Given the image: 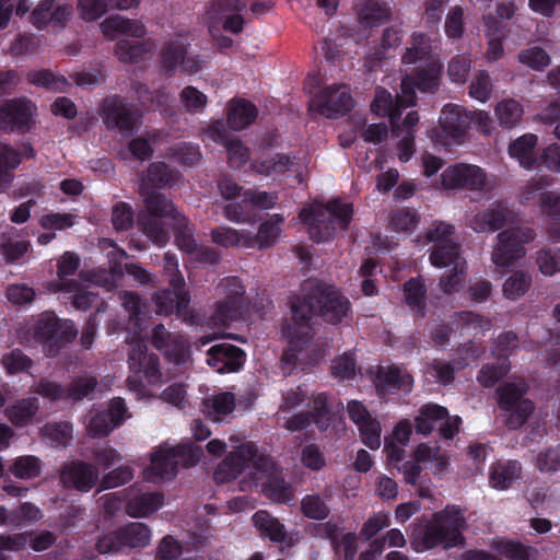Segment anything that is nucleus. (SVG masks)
Listing matches in <instances>:
<instances>
[{"label":"nucleus","mask_w":560,"mask_h":560,"mask_svg":"<svg viewBox=\"0 0 560 560\" xmlns=\"http://www.w3.org/2000/svg\"><path fill=\"white\" fill-rule=\"evenodd\" d=\"M353 105L349 89L345 84H334L320 90L310 102L308 109L326 118L345 115Z\"/></svg>","instance_id":"12"},{"label":"nucleus","mask_w":560,"mask_h":560,"mask_svg":"<svg viewBox=\"0 0 560 560\" xmlns=\"http://www.w3.org/2000/svg\"><path fill=\"white\" fill-rule=\"evenodd\" d=\"M139 194L145 207L143 214H152L158 218H170L175 226L186 224V218L179 213L172 200L167 199L163 194L149 189V187H139Z\"/></svg>","instance_id":"17"},{"label":"nucleus","mask_w":560,"mask_h":560,"mask_svg":"<svg viewBox=\"0 0 560 560\" xmlns=\"http://www.w3.org/2000/svg\"><path fill=\"white\" fill-rule=\"evenodd\" d=\"M472 119V114L467 112L464 107L447 104L441 112L440 125L448 137L462 141Z\"/></svg>","instance_id":"19"},{"label":"nucleus","mask_w":560,"mask_h":560,"mask_svg":"<svg viewBox=\"0 0 560 560\" xmlns=\"http://www.w3.org/2000/svg\"><path fill=\"white\" fill-rule=\"evenodd\" d=\"M208 415L215 421H220L235 409V396L230 392H222L214 395L210 400L205 401Z\"/></svg>","instance_id":"50"},{"label":"nucleus","mask_w":560,"mask_h":560,"mask_svg":"<svg viewBox=\"0 0 560 560\" xmlns=\"http://www.w3.org/2000/svg\"><path fill=\"white\" fill-rule=\"evenodd\" d=\"M224 298L215 303L214 313L209 319L213 327L228 326L243 318L249 302L245 298V289L241 280L232 277L221 283Z\"/></svg>","instance_id":"8"},{"label":"nucleus","mask_w":560,"mask_h":560,"mask_svg":"<svg viewBox=\"0 0 560 560\" xmlns=\"http://www.w3.org/2000/svg\"><path fill=\"white\" fill-rule=\"evenodd\" d=\"M523 106L514 98H505L494 106V116L502 128L512 129L523 117Z\"/></svg>","instance_id":"39"},{"label":"nucleus","mask_w":560,"mask_h":560,"mask_svg":"<svg viewBox=\"0 0 560 560\" xmlns=\"http://www.w3.org/2000/svg\"><path fill=\"white\" fill-rule=\"evenodd\" d=\"M103 116L109 128H118L126 135H129L133 129L136 121L135 113L119 97H110L104 101Z\"/></svg>","instance_id":"20"},{"label":"nucleus","mask_w":560,"mask_h":560,"mask_svg":"<svg viewBox=\"0 0 560 560\" xmlns=\"http://www.w3.org/2000/svg\"><path fill=\"white\" fill-rule=\"evenodd\" d=\"M390 9L375 0L368 1L358 13V22L364 30L380 26L390 19Z\"/></svg>","instance_id":"31"},{"label":"nucleus","mask_w":560,"mask_h":560,"mask_svg":"<svg viewBox=\"0 0 560 560\" xmlns=\"http://www.w3.org/2000/svg\"><path fill=\"white\" fill-rule=\"evenodd\" d=\"M355 352H342L331 363V374L339 380H353L355 376Z\"/></svg>","instance_id":"55"},{"label":"nucleus","mask_w":560,"mask_h":560,"mask_svg":"<svg viewBox=\"0 0 560 560\" xmlns=\"http://www.w3.org/2000/svg\"><path fill=\"white\" fill-rule=\"evenodd\" d=\"M360 432L362 443L371 450H377L381 446V423L377 419L371 418L357 425Z\"/></svg>","instance_id":"58"},{"label":"nucleus","mask_w":560,"mask_h":560,"mask_svg":"<svg viewBox=\"0 0 560 560\" xmlns=\"http://www.w3.org/2000/svg\"><path fill=\"white\" fill-rule=\"evenodd\" d=\"M430 60H436L432 55L430 38L425 34L415 33L410 46L406 48L401 57L402 63L411 65L418 61L428 62Z\"/></svg>","instance_id":"37"},{"label":"nucleus","mask_w":560,"mask_h":560,"mask_svg":"<svg viewBox=\"0 0 560 560\" xmlns=\"http://www.w3.org/2000/svg\"><path fill=\"white\" fill-rule=\"evenodd\" d=\"M465 524L463 510L456 505H447L433 513L431 518H416L409 525L411 547L417 552H423L439 546L452 548L462 545Z\"/></svg>","instance_id":"2"},{"label":"nucleus","mask_w":560,"mask_h":560,"mask_svg":"<svg viewBox=\"0 0 560 560\" xmlns=\"http://www.w3.org/2000/svg\"><path fill=\"white\" fill-rule=\"evenodd\" d=\"M203 132L212 141L221 142L225 147L231 166L241 167L249 160V149L240 139L228 138V131L223 121H214Z\"/></svg>","instance_id":"18"},{"label":"nucleus","mask_w":560,"mask_h":560,"mask_svg":"<svg viewBox=\"0 0 560 560\" xmlns=\"http://www.w3.org/2000/svg\"><path fill=\"white\" fill-rule=\"evenodd\" d=\"M28 83L44 88L54 92H67L71 85L61 74H57L49 69L32 70L26 74Z\"/></svg>","instance_id":"35"},{"label":"nucleus","mask_w":560,"mask_h":560,"mask_svg":"<svg viewBox=\"0 0 560 560\" xmlns=\"http://www.w3.org/2000/svg\"><path fill=\"white\" fill-rule=\"evenodd\" d=\"M174 182V174L165 163H151L147 170V174L142 176L139 187H165Z\"/></svg>","instance_id":"47"},{"label":"nucleus","mask_w":560,"mask_h":560,"mask_svg":"<svg viewBox=\"0 0 560 560\" xmlns=\"http://www.w3.org/2000/svg\"><path fill=\"white\" fill-rule=\"evenodd\" d=\"M256 106L246 100L234 102L228 113V125L232 130H242L248 127L257 117Z\"/></svg>","instance_id":"33"},{"label":"nucleus","mask_w":560,"mask_h":560,"mask_svg":"<svg viewBox=\"0 0 560 560\" xmlns=\"http://www.w3.org/2000/svg\"><path fill=\"white\" fill-rule=\"evenodd\" d=\"M284 219L281 214H273L259 225L256 234L249 233L250 247L257 246L259 249L269 248L276 244L280 233L281 224Z\"/></svg>","instance_id":"29"},{"label":"nucleus","mask_w":560,"mask_h":560,"mask_svg":"<svg viewBox=\"0 0 560 560\" xmlns=\"http://www.w3.org/2000/svg\"><path fill=\"white\" fill-rule=\"evenodd\" d=\"M520 222L518 214L505 201L497 200L477 212L469 220V226L476 233H493Z\"/></svg>","instance_id":"10"},{"label":"nucleus","mask_w":560,"mask_h":560,"mask_svg":"<svg viewBox=\"0 0 560 560\" xmlns=\"http://www.w3.org/2000/svg\"><path fill=\"white\" fill-rule=\"evenodd\" d=\"M113 0H78L80 16L92 22L104 15Z\"/></svg>","instance_id":"61"},{"label":"nucleus","mask_w":560,"mask_h":560,"mask_svg":"<svg viewBox=\"0 0 560 560\" xmlns=\"http://www.w3.org/2000/svg\"><path fill=\"white\" fill-rule=\"evenodd\" d=\"M97 386V380L94 376H83L72 381L68 386H66L67 390V399H72L74 401L81 400L86 397L90 393L94 392Z\"/></svg>","instance_id":"59"},{"label":"nucleus","mask_w":560,"mask_h":560,"mask_svg":"<svg viewBox=\"0 0 560 560\" xmlns=\"http://www.w3.org/2000/svg\"><path fill=\"white\" fill-rule=\"evenodd\" d=\"M250 467L255 474L268 472L272 468V459L269 455L260 454L254 442H245L231 451L218 465L213 479L219 485L228 483Z\"/></svg>","instance_id":"5"},{"label":"nucleus","mask_w":560,"mask_h":560,"mask_svg":"<svg viewBox=\"0 0 560 560\" xmlns=\"http://www.w3.org/2000/svg\"><path fill=\"white\" fill-rule=\"evenodd\" d=\"M445 417H447V408L432 402L423 405L413 420L416 432L429 435L436 422Z\"/></svg>","instance_id":"34"},{"label":"nucleus","mask_w":560,"mask_h":560,"mask_svg":"<svg viewBox=\"0 0 560 560\" xmlns=\"http://www.w3.org/2000/svg\"><path fill=\"white\" fill-rule=\"evenodd\" d=\"M442 185L446 189H469L488 194L493 185L487 179L485 172L476 165H455L446 168L442 175Z\"/></svg>","instance_id":"13"},{"label":"nucleus","mask_w":560,"mask_h":560,"mask_svg":"<svg viewBox=\"0 0 560 560\" xmlns=\"http://www.w3.org/2000/svg\"><path fill=\"white\" fill-rule=\"evenodd\" d=\"M202 456V450L194 443L179 444L167 450H158L151 455V465L145 469L147 478L151 481L156 479L172 480L176 477L179 460L184 466L190 467L198 464Z\"/></svg>","instance_id":"6"},{"label":"nucleus","mask_w":560,"mask_h":560,"mask_svg":"<svg viewBox=\"0 0 560 560\" xmlns=\"http://www.w3.org/2000/svg\"><path fill=\"white\" fill-rule=\"evenodd\" d=\"M441 66L438 60H430L416 68L413 82L422 92H433L438 88V79Z\"/></svg>","instance_id":"45"},{"label":"nucleus","mask_w":560,"mask_h":560,"mask_svg":"<svg viewBox=\"0 0 560 560\" xmlns=\"http://www.w3.org/2000/svg\"><path fill=\"white\" fill-rule=\"evenodd\" d=\"M492 549L509 560H529L532 547L512 539H495Z\"/></svg>","instance_id":"49"},{"label":"nucleus","mask_w":560,"mask_h":560,"mask_svg":"<svg viewBox=\"0 0 560 560\" xmlns=\"http://www.w3.org/2000/svg\"><path fill=\"white\" fill-rule=\"evenodd\" d=\"M351 203L330 200L327 205L313 202L300 211L299 218L307 225L310 237L317 243L327 242L336 235L337 226L348 229L352 219Z\"/></svg>","instance_id":"3"},{"label":"nucleus","mask_w":560,"mask_h":560,"mask_svg":"<svg viewBox=\"0 0 560 560\" xmlns=\"http://www.w3.org/2000/svg\"><path fill=\"white\" fill-rule=\"evenodd\" d=\"M310 412L312 413L313 422L319 430L324 431L330 425V409L325 393H319L314 397L313 410Z\"/></svg>","instance_id":"60"},{"label":"nucleus","mask_w":560,"mask_h":560,"mask_svg":"<svg viewBox=\"0 0 560 560\" xmlns=\"http://www.w3.org/2000/svg\"><path fill=\"white\" fill-rule=\"evenodd\" d=\"M536 264L541 273L552 276L560 271V249L544 248L537 252Z\"/></svg>","instance_id":"62"},{"label":"nucleus","mask_w":560,"mask_h":560,"mask_svg":"<svg viewBox=\"0 0 560 560\" xmlns=\"http://www.w3.org/2000/svg\"><path fill=\"white\" fill-rule=\"evenodd\" d=\"M522 465L517 460L498 462L490 467L489 482L497 490L509 489L521 478Z\"/></svg>","instance_id":"26"},{"label":"nucleus","mask_w":560,"mask_h":560,"mask_svg":"<svg viewBox=\"0 0 560 560\" xmlns=\"http://www.w3.org/2000/svg\"><path fill=\"white\" fill-rule=\"evenodd\" d=\"M10 471L20 479H33L40 475L42 466L40 460L33 455L18 457Z\"/></svg>","instance_id":"52"},{"label":"nucleus","mask_w":560,"mask_h":560,"mask_svg":"<svg viewBox=\"0 0 560 560\" xmlns=\"http://www.w3.org/2000/svg\"><path fill=\"white\" fill-rule=\"evenodd\" d=\"M128 364L132 375L128 376L127 385L137 394L144 393V381L155 385L162 378L160 359L155 352H129Z\"/></svg>","instance_id":"11"},{"label":"nucleus","mask_w":560,"mask_h":560,"mask_svg":"<svg viewBox=\"0 0 560 560\" xmlns=\"http://www.w3.org/2000/svg\"><path fill=\"white\" fill-rule=\"evenodd\" d=\"M213 243L223 247H250L249 233L241 232L229 226H220L210 233Z\"/></svg>","instance_id":"44"},{"label":"nucleus","mask_w":560,"mask_h":560,"mask_svg":"<svg viewBox=\"0 0 560 560\" xmlns=\"http://www.w3.org/2000/svg\"><path fill=\"white\" fill-rule=\"evenodd\" d=\"M31 392L40 395L50 401L67 399L66 386H62L61 384L49 381L47 378H40L38 382H36L31 387Z\"/></svg>","instance_id":"56"},{"label":"nucleus","mask_w":560,"mask_h":560,"mask_svg":"<svg viewBox=\"0 0 560 560\" xmlns=\"http://www.w3.org/2000/svg\"><path fill=\"white\" fill-rule=\"evenodd\" d=\"M405 301L407 305L421 317L425 316L427 288L421 278H411L404 283Z\"/></svg>","instance_id":"41"},{"label":"nucleus","mask_w":560,"mask_h":560,"mask_svg":"<svg viewBox=\"0 0 560 560\" xmlns=\"http://www.w3.org/2000/svg\"><path fill=\"white\" fill-rule=\"evenodd\" d=\"M252 520L262 537L269 538L272 542H283L287 539L284 525L267 511L255 512Z\"/></svg>","instance_id":"28"},{"label":"nucleus","mask_w":560,"mask_h":560,"mask_svg":"<svg viewBox=\"0 0 560 560\" xmlns=\"http://www.w3.org/2000/svg\"><path fill=\"white\" fill-rule=\"evenodd\" d=\"M98 480L97 468L84 460L74 459L62 466L60 481L67 489L89 492Z\"/></svg>","instance_id":"14"},{"label":"nucleus","mask_w":560,"mask_h":560,"mask_svg":"<svg viewBox=\"0 0 560 560\" xmlns=\"http://www.w3.org/2000/svg\"><path fill=\"white\" fill-rule=\"evenodd\" d=\"M301 511L311 520L323 521L328 517L330 510L318 494H307L301 501Z\"/></svg>","instance_id":"54"},{"label":"nucleus","mask_w":560,"mask_h":560,"mask_svg":"<svg viewBox=\"0 0 560 560\" xmlns=\"http://www.w3.org/2000/svg\"><path fill=\"white\" fill-rule=\"evenodd\" d=\"M389 525L390 520L387 514L374 513L364 522L359 533V538L363 541H369Z\"/></svg>","instance_id":"63"},{"label":"nucleus","mask_w":560,"mask_h":560,"mask_svg":"<svg viewBox=\"0 0 560 560\" xmlns=\"http://www.w3.org/2000/svg\"><path fill=\"white\" fill-rule=\"evenodd\" d=\"M528 390L525 382H505L495 389L498 406L508 412L505 425L509 430L520 429L534 411V404L524 398Z\"/></svg>","instance_id":"7"},{"label":"nucleus","mask_w":560,"mask_h":560,"mask_svg":"<svg viewBox=\"0 0 560 560\" xmlns=\"http://www.w3.org/2000/svg\"><path fill=\"white\" fill-rule=\"evenodd\" d=\"M532 285V277L525 271H515L503 283V294L506 299L516 300L523 296Z\"/></svg>","instance_id":"51"},{"label":"nucleus","mask_w":560,"mask_h":560,"mask_svg":"<svg viewBox=\"0 0 560 560\" xmlns=\"http://www.w3.org/2000/svg\"><path fill=\"white\" fill-rule=\"evenodd\" d=\"M62 318L57 317L54 312H44L39 314L34 327L33 338L42 346L48 347L49 341L59 326Z\"/></svg>","instance_id":"46"},{"label":"nucleus","mask_w":560,"mask_h":560,"mask_svg":"<svg viewBox=\"0 0 560 560\" xmlns=\"http://www.w3.org/2000/svg\"><path fill=\"white\" fill-rule=\"evenodd\" d=\"M162 219L152 214H140L138 219V224L145 236L159 246H164L170 240Z\"/></svg>","instance_id":"43"},{"label":"nucleus","mask_w":560,"mask_h":560,"mask_svg":"<svg viewBox=\"0 0 560 560\" xmlns=\"http://www.w3.org/2000/svg\"><path fill=\"white\" fill-rule=\"evenodd\" d=\"M303 300L292 304L293 324L283 328V334L291 345L303 343L312 337L313 314L332 325L351 320V303L334 284L308 279L303 283Z\"/></svg>","instance_id":"1"},{"label":"nucleus","mask_w":560,"mask_h":560,"mask_svg":"<svg viewBox=\"0 0 560 560\" xmlns=\"http://www.w3.org/2000/svg\"><path fill=\"white\" fill-rule=\"evenodd\" d=\"M39 409L37 397H27L18 400L5 409V416L15 427L27 425Z\"/></svg>","instance_id":"32"},{"label":"nucleus","mask_w":560,"mask_h":560,"mask_svg":"<svg viewBox=\"0 0 560 560\" xmlns=\"http://www.w3.org/2000/svg\"><path fill=\"white\" fill-rule=\"evenodd\" d=\"M100 27L105 36L122 34L135 38H142L147 34L145 25L139 20L126 19L120 15L106 18Z\"/></svg>","instance_id":"24"},{"label":"nucleus","mask_w":560,"mask_h":560,"mask_svg":"<svg viewBox=\"0 0 560 560\" xmlns=\"http://www.w3.org/2000/svg\"><path fill=\"white\" fill-rule=\"evenodd\" d=\"M510 234L500 232L498 243L491 253V260L498 267H509L525 255V249L518 243L510 240Z\"/></svg>","instance_id":"23"},{"label":"nucleus","mask_w":560,"mask_h":560,"mask_svg":"<svg viewBox=\"0 0 560 560\" xmlns=\"http://www.w3.org/2000/svg\"><path fill=\"white\" fill-rule=\"evenodd\" d=\"M430 261L438 268L455 266L456 262L465 261L459 255L457 243L436 244L430 255Z\"/></svg>","instance_id":"48"},{"label":"nucleus","mask_w":560,"mask_h":560,"mask_svg":"<svg viewBox=\"0 0 560 560\" xmlns=\"http://www.w3.org/2000/svg\"><path fill=\"white\" fill-rule=\"evenodd\" d=\"M152 301L156 306V313L168 315L174 311L179 316H184L188 307L190 296L184 289L161 290L153 294Z\"/></svg>","instance_id":"21"},{"label":"nucleus","mask_w":560,"mask_h":560,"mask_svg":"<svg viewBox=\"0 0 560 560\" xmlns=\"http://www.w3.org/2000/svg\"><path fill=\"white\" fill-rule=\"evenodd\" d=\"M36 105L26 97L9 100L0 105V129L7 133H26L35 125Z\"/></svg>","instance_id":"9"},{"label":"nucleus","mask_w":560,"mask_h":560,"mask_svg":"<svg viewBox=\"0 0 560 560\" xmlns=\"http://www.w3.org/2000/svg\"><path fill=\"white\" fill-rule=\"evenodd\" d=\"M250 203L244 201V192L242 200L238 202H230L225 205L223 212L229 221L236 223H255L256 219L250 214Z\"/></svg>","instance_id":"57"},{"label":"nucleus","mask_w":560,"mask_h":560,"mask_svg":"<svg viewBox=\"0 0 560 560\" xmlns=\"http://www.w3.org/2000/svg\"><path fill=\"white\" fill-rule=\"evenodd\" d=\"M22 162V154L8 143H0V186H9L13 180L10 171L15 170Z\"/></svg>","instance_id":"42"},{"label":"nucleus","mask_w":560,"mask_h":560,"mask_svg":"<svg viewBox=\"0 0 560 560\" xmlns=\"http://www.w3.org/2000/svg\"><path fill=\"white\" fill-rule=\"evenodd\" d=\"M511 370L509 357L500 354L494 363L485 364L478 372L477 381L483 387L490 388L503 378Z\"/></svg>","instance_id":"38"},{"label":"nucleus","mask_w":560,"mask_h":560,"mask_svg":"<svg viewBox=\"0 0 560 560\" xmlns=\"http://www.w3.org/2000/svg\"><path fill=\"white\" fill-rule=\"evenodd\" d=\"M275 470L276 466L272 462V468L268 472H260L267 475V479L262 483V493L273 502L289 504L294 500V490L283 477L275 474Z\"/></svg>","instance_id":"25"},{"label":"nucleus","mask_w":560,"mask_h":560,"mask_svg":"<svg viewBox=\"0 0 560 560\" xmlns=\"http://www.w3.org/2000/svg\"><path fill=\"white\" fill-rule=\"evenodd\" d=\"M518 60L535 70H542L550 63V56L542 48L534 46L522 50Z\"/></svg>","instance_id":"64"},{"label":"nucleus","mask_w":560,"mask_h":560,"mask_svg":"<svg viewBox=\"0 0 560 560\" xmlns=\"http://www.w3.org/2000/svg\"><path fill=\"white\" fill-rule=\"evenodd\" d=\"M73 14L72 5L56 0H40L30 15L31 23L38 30L49 24L66 27Z\"/></svg>","instance_id":"15"},{"label":"nucleus","mask_w":560,"mask_h":560,"mask_svg":"<svg viewBox=\"0 0 560 560\" xmlns=\"http://www.w3.org/2000/svg\"><path fill=\"white\" fill-rule=\"evenodd\" d=\"M537 142L538 138L536 135H523L510 143L509 153L512 158L516 159L522 166L530 168L537 161L535 153Z\"/></svg>","instance_id":"30"},{"label":"nucleus","mask_w":560,"mask_h":560,"mask_svg":"<svg viewBox=\"0 0 560 560\" xmlns=\"http://www.w3.org/2000/svg\"><path fill=\"white\" fill-rule=\"evenodd\" d=\"M125 548H142L149 545L150 528L143 523H129L118 528Z\"/></svg>","instance_id":"40"},{"label":"nucleus","mask_w":560,"mask_h":560,"mask_svg":"<svg viewBox=\"0 0 560 560\" xmlns=\"http://www.w3.org/2000/svg\"><path fill=\"white\" fill-rule=\"evenodd\" d=\"M164 503V495L160 492H145L129 499L126 503V513L131 517H145L156 512Z\"/></svg>","instance_id":"27"},{"label":"nucleus","mask_w":560,"mask_h":560,"mask_svg":"<svg viewBox=\"0 0 560 560\" xmlns=\"http://www.w3.org/2000/svg\"><path fill=\"white\" fill-rule=\"evenodd\" d=\"M374 383L380 396L399 392L407 394L412 389L413 378L411 374L398 365H380L376 369Z\"/></svg>","instance_id":"16"},{"label":"nucleus","mask_w":560,"mask_h":560,"mask_svg":"<svg viewBox=\"0 0 560 560\" xmlns=\"http://www.w3.org/2000/svg\"><path fill=\"white\" fill-rule=\"evenodd\" d=\"M155 49L156 44L151 38L141 42L120 39L115 46V56L124 63H138Z\"/></svg>","instance_id":"22"},{"label":"nucleus","mask_w":560,"mask_h":560,"mask_svg":"<svg viewBox=\"0 0 560 560\" xmlns=\"http://www.w3.org/2000/svg\"><path fill=\"white\" fill-rule=\"evenodd\" d=\"M207 363L218 373L237 372L246 361V352H207Z\"/></svg>","instance_id":"36"},{"label":"nucleus","mask_w":560,"mask_h":560,"mask_svg":"<svg viewBox=\"0 0 560 560\" xmlns=\"http://www.w3.org/2000/svg\"><path fill=\"white\" fill-rule=\"evenodd\" d=\"M151 343L156 349L174 348L183 350L186 348L185 339L179 334L168 331L163 325L154 327Z\"/></svg>","instance_id":"53"},{"label":"nucleus","mask_w":560,"mask_h":560,"mask_svg":"<svg viewBox=\"0 0 560 560\" xmlns=\"http://www.w3.org/2000/svg\"><path fill=\"white\" fill-rule=\"evenodd\" d=\"M371 108L380 116L389 117L393 136L399 139V159L408 161L415 149V128L419 122L418 113L415 110L410 112L401 120L396 100L383 88L376 90Z\"/></svg>","instance_id":"4"}]
</instances>
